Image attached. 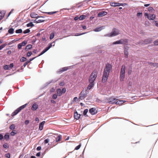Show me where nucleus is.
Returning <instances> with one entry per match:
<instances>
[{"label":"nucleus","mask_w":158,"mask_h":158,"mask_svg":"<svg viewBox=\"0 0 158 158\" xmlns=\"http://www.w3.org/2000/svg\"><path fill=\"white\" fill-rule=\"evenodd\" d=\"M38 107V105L35 103L34 104L31 108V109L33 110H36Z\"/></svg>","instance_id":"obj_18"},{"label":"nucleus","mask_w":158,"mask_h":158,"mask_svg":"<svg viewBox=\"0 0 158 158\" xmlns=\"http://www.w3.org/2000/svg\"><path fill=\"white\" fill-rule=\"evenodd\" d=\"M6 12L5 11H0V20H1L4 17Z\"/></svg>","instance_id":"obj_14"},{"label":"nucleus","mask_w":158,"mask_h":158,"mask_svg":"<svg viewBox=\"0 0 158 158\" xmlns=\"http://www.w3.org/2000/svg\"><path fill=\"white\" fill-rule=\"evenodd\" d=\"M38 18L35 19V23H36L43 22L45 20L42 19H38Z\"/></svg>","instance_id":"obj_21"},{"label":"nucleus","mask_w":158,"mask_h":158,"mask_svg":"<svg viewBox=\"0 0 158 158\" xmlns=\"http://www.w3.org/2000/svg\"><path fill=\"white\" fill-rule=\"evenodd\" d=\"M152 64L154 67H158V63H152Z\"/></svg>","instance_id":"obj_44"},{"label":"nucleus","mask_w":158,"mask_h":158,"mask_svg":"<svg viewBox=\"0 0 158 158\" xmlns=\"http://www.w3.org/2000/svg\"><path fill=\"white\" fill-rule=\"evenodd\" d=\"M148 10L150 12H152L153 10V8L152 7H149L148 8Z\"/></svg>","instance_id":"obj_47"},{"label":"nucleus","mask_w":158,"mask_h":158,"mask_svg":"<svg viewBox=\"0 0 158 158\" xmlns=\"http://www.w3.org/2000/svg\"><path fill=\"white\" fill-rule=\"evenodd\" d=\"M62 92L63 93H64L66 91V89L65 88H63L62 89Z\"/></svg>","instance_id":"obj_54"},{"label":"nucleus","mask_w":158,"mask_h":158,"mask_svg":"<svg viewBox=\"0 0 158 158\" xmlns=\"http://www.w3.org/2000/svg\"><path fill=\"white\" fill-rule=\"evenodd\" d=\"M79 19V17H78V16H76V17H75L74 18V19L75 20H77V19Z\"/></svg>","instance_id":"obj_63"},{"label":"nucleus","mask_w":158,"mask_h":158,"mask_svg":"<svg viewBox=\"0 0 158 158\" xmlns=\"http://www.w3.org/2000/svg\"><path fill=\"white\" fill-rule=\"evenodd\" d=\"M126 102V101L124 100H118L116 102L115 104L117 105H122L123 104Z\"/></svg>","instance_id":"obj_17"},{"label":"nucleus","mask_w":158,"mask_h":158,"mask_svg":"<svg viewBox=\"0 0 158 158\" xmlns=\"http://www.w3.org/2000/svg\"><path fill=\"white\" fill-rule=\"evenodd\" d=\"M49 142V139H46L44 140V142L45 143H48Z\"/></svg>","instance_id":"obj_55"},{"label":"nucleus","mask_w":158,"mask_h":158,"mask_svg":"<svg viewBox=\"0 0 158 158\" xmlns=\"http://www.w3.org/2000/svg\"><path fill=\"white\" fill-rule=\"evenodd\" d=\"M4 138L6 140L9 139V135L8 133L6 134L5 135Z\"/></svg>","instance_id":"obj_26"},{"label":"nucleus","mask_w":158,"mask_h":158,"mask_svg":"<svg viewBox=\"0 0 158 158\" xmlns=\"http://www.w3.org/2000/svg\"><path fill=\"white\" fill-rule=\"evenodd\" d=\"M54 43L53 42H52L51 43L50 45H49V46L46 47L45 49H44L40 54L38 56H40L41 55H43V54H44L45 52L46 51H47L52 46V44Z\"/></svg>","instance_id":"obj_8"},{"label":"nucleus","mask_w":158,"mask_h":158,"mask_svg":"<svg viewBox=\"0 0 158 158\" xmlns=\"http://www.w3.org/2000/svg\"><path fill=\"white\" fill-rule=\"evenodd\" d=\"M27 42L26 41H23L22 43H21V45L22 46H25L26 44H27Z\"/></svg>","instance_id":"obj_45"},{"label":"nucleus","mask_w":158,"mask_h":158,"mask_svg":"<svg viewBox=\"0 0 158 158\" xmlns=\"http://www.w3.org/2000/svg\"><path fill=\"white\" fill-rule=\"evenodd\" d=\"M124 54L125 57L127 58L128 57V52L127 51L125 50L124 51Z\"/></svg>","instance_id":"obj_31"},{"label":"nucleus","mask_w":158,"mask_h":158,"mask_svg":"<svg viewBox=\"0 0 158 158\" xmlns=\"http://www.w3.org/2000/svg\"><path fill=\"white\" fill-rule=\"evenodd\" d=\"M113 44H122V41L121 39L120 40L117 41L116 42H114L113 43Z\"/></svg>","instance_id":"obj_28"},{"label":"nucleus","mask_w":158,"mask_h":158,"mask_svg":"<svg viewBox=\"0 0 158 158\" xmlns=\"http://www.w3.org/2000/svg\"><path fill=\"white\" fill-rule=\"evenodd\" d=\"M131 68H130L129 69L128 71V75H130L131 74Z\"/></svg>","instance_id":"obj_48"},{"label":"nucleus","mask_w":158,"mask_h":158,"mask_svg":"<svg viewBox=\"0 0 158 158\" xmlns=\"http://www.w3.org/2000/svg\"><path fill=\"white\" fill-rule=\"evenodd\" d=\"M17 134V132H16V131H12L10 133V134L11 135V136H14L15 134Z\"/></svg>","instance_id":"obj_30"},{"label":"nucleus","mask_w":158,"mask_h":158,"mask_svg":"<svg viewBox=\"0 0 158 158\" xmlns=\"http://www.w3.org/2000/svg\"><path fill=\"white\" fill-rule=\"evenodd\" d=\"M32 54V53L31 52H27V56L29 57Z\"/></svg>","instance_id":"obj_52"},{"label":"nucleus","mask_w":158,"mask_h":158,"mask_svg":"<svg viewBox=\"0 0 158 158\" xmlns=\"http://www.w3.org/2000/svg\"><path fill=\"white\" fill-rule=\"evenodd\" d=\"M22 30L21 29L17 30L15 31V32L17 33H22Z\"/></svg>","instance_id":"obj_33"},{"label":"nucleus","mask_w":158,"mask_h":158,"mask_svg":"<svg viewBox=\"0 0 158 158\" xmlns=\"http://www.w3.org/2000/svg\"><path fill=\"white\" fill-rule=\"evenodd\" d=\"M80 114H78L77 111H76L74 113V117L75 119L77 120L78 119L80 118Z\"/></svg>","instance_id":"obj_13"},{"label":"nucleus","mask_w":158,"mask_h":158,"mask_svg":"<svg viewBox=\"0 0 158 158\" xmlns=\"http://www.w3.org/2000/svg\"><path fill=\"white\" fill-rule=\"evenodd\" d=\"M86 17V16L85 15H81L79 17V19L80 20H82L85 19Z\"/></svg>","instance_id":"obj_29"},{"label":"nucleus","mask_w":158,"mask_h":158,"mask_svg":"<svg viewBox=\"0 0 158 158\" xmlns=\"http://www.w3.org/2000/svg\"><path fill=\"white\" fill-rule=\"evenodd\" d=\"M27 60V58L24 57H23L20 59V61L21 62H24L25 61H26Z\"/></svg>","instance_id":"obj_39"},{"label":"nucleus","mask_w":158,"mask_h":158,"mask_svg":"<svg viewBox=\"0 0 158 158\" xmlns=\"http://www.w3.org/2000/svg\"><path fill=\"white\" fill-rule=\"evenodd\" d=\"M22 46L21 43L19 44L18 45V47L19 49H20L21 48Z\"/></svg>","instance_id":"obj_50"},{"label":"nucleus","mask_w":158,"mask_h":158,"mask_svg":"<svg viewBox=\"0 0 158 158\" xmlns=\"http://www.w3.org/2000/svg\"><path fill=\"white\" fill-rule=\"evenodd\" d=\"M30 31L29 29H27L24 30L23 31V33L24 34H26V33H27L30 32Z\"/></svg>","instance_id":"obj_40"},{"label":"nucleus","mask_w":158,"mask_h":158,"mask_svg":"<svg viewBox=\"0 0 158 158\" xmlns=\"http://www.w3.org/2000/svg\"><path fill=\"white\" fill-rule=\"evenodd\" d=\"M112 69V65L109 64H106L105 67L103 72L102 82L105 83L107 81L110 71Z\"/></svg>","instance_id":"obj_1"},{"label":"nucleus","mask_w":158,"mask_h":158,"mask_svg":"<svg viewBox=\"0 0 158 158\" xmlns=\"http://www.w3.org/2000/svg\"><path fill=\"white\" fill-rule=\"evenodd\" d=\"M147 43H150L152 41V40L151 39H149V40H148Z\"/></svg>","instance_id":"obj_59"},{"label":"nucleus","mask_w":158,"mask_h":158,"mask_svg":"<svg viewBox=\"0 0 158 158\" xmlns=\"http://www.w3.org/2000/svg\"><path fill=\"white\" fill-rule=\"evenodd\" d=\"M5 156L6 157L8 158H10V154L9 153H8L7 154H6L5 155Z\"/></svg>","instance_id":"obj_46"},{"label":"nucleus","mask_w":158,"mask_h":158,"mask_svg":"<svg viewBox=\"0 0 158 158\" xmlns=\"http://www.w3.org/2000/svg\"><path fill=\"white\" fill-rule=\"evenodd\" d=\"M153 44L155 45H158V39L154 41Z\"/></svg>","instance_id":"obj_41"},{"label":"nucleus","mask_w":158,"mask_h":158,"mask_svg":"<svg viewBox=\"0 0 158 158\" xmlns=\"http://www.w3.org/2000/svg\"><path fill=\"white\" fill-rule=\"evenodd\" d=\"M119 34V33L118 30H116L115 28H114L113 29V31L111 33L105 35V36L111 37L118 35Z\"/></svg>","instance_id":"obj_4"},{"label":"nucleus","mask_w":158,"mask_h":158,"mask_svg":"<svg viewBox=\"0 0 158 158\" xmlns=\"http://www.w3.org/2000/svg\"><path fill=\"white\" fill-rule=\"evenodd\" d=\"M98 72L94 70L91 74L89 77L88 81L89 83H94V81L97 77Z\"/></svg>","instance_id":"obj_2"},{"label":"nucleus","mask_w":158,"mask_h":158,"mask_svg":"<svg viewBox=\"0 0 158 158\" xmlns=\"http://www.w3.org/2000/svg\"><path fill=\"white\" fill-rule=\"evenodd\" d=\"M27 105V104H26L19 107L12 114L11 116H13L18 114L22 109L25 108Z\"/></svg>","instance_id":"obj_5"},{"label":"nucleus","mask_w":158,"mask_h":158,"mask_svg":"<svg viewBox=\"0 0 158 158\" xmlns=\"http://www.w3.org/2000/svg\"><path fill=\"white\" fill-rule=\"evenodd\" d=\"M54 34L53 33H52L50 35V39L52 40L54 38Z\"/></svg>","instance_id":"obj_34"},{"label":"nucleus","mask_w":158,"mask_h":158,"mask_svg":"<svg viewBox=\"0 0 158 158\" xmlns=\"http://www.w3.org/2000/svg\"><path fill=\"white\" fill-rule=\"evenodd\" d=\"M29 120H27L25 121V123L26 125H27L29 123Z\"/></svg>","instance_id":"obj_60"},{"label":"nucleus","mask_w":158,"mask_h":158,"mask_svg":"<svg viewBox=\"0 0 158 158\" xmlns=\"http://www.w3.org/2000/svg\"><path fill=\"white\" fill-rule=\"evenodd\" d=\"M53 99H56L57 98V95L56 94H54L52 96Z\"/></svg>","instance_id":"obj_49"},{"label":"nucleus","mask_w":158,"mask_h":158,"mask_svg":"<svg viewBox=\"0 0 158 158\" xmlns=\"http://www.w3.org/2000/svg\"><path fill=\"white\" fill-rule=\"evenodd\" d=\"M88 93V92L87 90H85V91H82L79 94V98L81 100L84 99Z\"/></svg>","instance_id":"obj_6"},{"label":"nucleus","mask_w":158,"mask_h":158,"mask_svg":"<svg viewBox=\"0 0 158 158\" xmlns=\"http://www.w3.org/2000/svg\"><path fill=\"white\" fill-rule=\"evenodd\" d=\"M125 69V66L124 65H123L120 72V80L121 81H123L124 79Z\"/></svg>","instance_id":"obj_3"},{"label":"nucleus","mask_w":158,"mask_h":158,"mask_svg":"<svg viewBox=\"0 0 158 158\" xmlns=\"http://www.w3.org/2000/svg\"><path fill=\"white\" fill-rule=\"evenodd\" d=\"M81 146V144H80L77 147H76L75 148V150H78L80 149Z\"/></svg>","instance_id":"obj_43"},{"label":"nucleus","mask_w":158,"mask_h":158,"mask_svg":"<svg viewBox=\"0 0 158 158\" xmlns=\"http://www.w3.org/2000/svg\"><path fill=\"white\" fill-rule=\"evenodd\" d=\"M107 14V12L106 11H102L100 12L98 15V17H101L106 15Z\"/></svg>","instance_id":"obj_12"},{"label":"nucleus","mask_w":158,"mask_h":158,"mask_svg":"<svg viewBox=\"0 0 158 158\" xmlns=\"http://www.w3.org/2000/svg\"><path fill=\"white\" fill-rule=\"evenodd\" d=\"M69 69V68L68 67H64L63 68H62L61 69H60L59 70V72L60 73H62L63 72L66 71L67 70Z\"/></svg>","instance_id":"obj_19"},{"label":"nucleus","mask_w":158,"mask_h":158,"mask_svg":"<svg viewBox=\"0 0 158 158\" xmlns=\"http://www.w3.org/2000/svg\"><path fill=\"white\" fill-rule=\"evenodd\" d=\"M32 47V46L31 44H28L26 46L25 48V50L30 49H31Z\"/></svg>","instance_id":"obj_27"},{"label":"nucleus","mask_w":158,"mask_h":158,"mask_svg":"<svg viewBox=\"0 0 158 158\" xmlns=\"http://www.w3.org/2000/svg\"><path fill=\"white\" fill-rule=\"evenodd\" d=\"M62 139V136L61 135H59L56 138V142H59Z\"/></svg>","instance_id":"obj_20"},{"label":"nucleus","mask_w":158,"mask_h":158,"mask_svg":"<svg viewBox=\"0 0 158 158\" xmlns=\"http://www.w3.org/2000/svg\"><path fill=\"white\" fill-rule=\"evenodd\" d=\"M117 2H111L110 3V5L112 6H116Z\"/></svg>","instance_id":"obj_38"},{"label":"nucleus","mask_w":158,"mask_h":158,"mask_svg":"<svg viewBox=\"0 0 158 158\" xmlns=\"http://www.w3.org/2000/svg\"><path fill=\"white\" fill-rule=\"evenodd\" d=\"M142 13H137V16H142Z\"/></svg>","instance_id":"obj_56"},{"label":"nucleus","mask_w":158,"mask_h":158,"mask_svg":"<svg viewBox=\"0 0 158 158\" xmlns=\"http://www.w3.org/2000/svg\"><path fill=\"white\" fill-rule=\"evenodd\" d=\"M89 112L92 115H94L96 114L98 111L95 108H92L89 109Z\"/></svg>","instance_id":"obj_9"},{"label":"nucleus","mask_w":158,"mask_h":158,"mask_svg":"<svg viewBox=\"0 0 158 158\" xmlns=\"http://www.w3.org/2000/svg\"><path fill=\"white\" fill-rule=\"evenodd\" d=\"M14 30L12 28H10L8 31V32L10 34H12L14 32Z\"/></svg>","instance_id":"obj_25"},{"label":"nucleus","mask_w":158,"mask_h":158,"mask_svg":"<svg viewBox=\"0 0 158 158\" xmlns=\"http://www.w3.org/2000/svg\"><path fill=\"white\" fill-rule=\"evenodd\" d=\"M116 99L115 98L113 97H111L108 99V102L111 104H113L116 102Z\"/></svg>","instance_id":"obj_10"},{"label":"nucleus","mask_w":158,"mask_h":158,"mask_svg":"<svg viewBox=\"0 0 158 158\" xmlns=\"http://www.w3.org/2000/svg\"><path fill=\"white\" fill-rule=\"evenodd\" d=\"M41 146H39L37 147L36 149L38 151H39L41 149Z\"/></svg>","instance_id":"obj_58"},{"label":"nucleus","mask_w":158,"mask_h":158,"mask_svg":"<svg viewBox=\"0 0 158 158\" xmlns=\"http://www.w3.org/2000/svg\"><path fill=\"white\" fill-rule=\"evenodd\" d=\"M3 138V135L2 134H0V139H2Z\"/></svg>","instance_id":"obj_61"},{"label":"nucleus","mask_w":158,"mask_h":158,"mask_svg":"<svg viewBox=\"0 0 158 158\" xmlns=\"http://www.w3.org/2000/svg\"><path fill=\"white\" fill-rule=\"evenodd\" d=\"M15 127L14 124H12L10 127V128L11 130H13L15 129Z\"/></svg>","instance_id":"obj_32"},{"label":"nucleus","mask_w":158,"mask_h":158,"mask_svg":"<svg viewBox=\"0 0 158 158\" xmlns=\"http://www.w3.org/2000/svg\"><path fill=\"white\" fill-rule=\"evenodd\" d=\"M89 84L88 85V87H87V90H89L91 89L92 87H93L94 85V83H89Z\"/></svg>","instance_id":"obj_16"},{"label":"nucleus","mask_w":158,"mask_h":158,"mask_svg":"<svg viewBox=\"0 0 158 158\" xmlns=\"http://www.w3.org/2000/svg\"><path fill=\"white\" fill-rule=\"evenodd\" d=\"M122 44H128V40L127 39H121Z\"/></svg>","instance_id":"obj_23"},{"label":"nucleus","mask_w":158,"mask_h":158,"mask_svg":"<svg viewBox=\"0 0 158 158\" xmlns=\"http://www.w3.org/2000/svg\"><path fill=\"white\" fill-rule=\"evenodd\" d=\"M30 16L31 18H36L40 17L38 16V15L35 12H32L31 13Z\"/></svg>","instance_id":"obj_11"},{"label":"nucleus","mask_w":158,"mask_h":158,"mask_svg":"<svg viewBox=\"0 0 158 158\" xmlns=\"http://www.w3.org/2000/svg\"><path fill=\"white\" fill-rule=\"evenodd\" d=\"M7 45V44H3L2 45L0 46V50L2 49V48H3L4 47H5L6 45Z\"/></svg>","instance_id":"obj_36"},{"label":"nucleus","mask_w":158,"mask_h":158,"mask_svg":"<svg viewBox=\"0 0 158 158\" xmlns=\"http://www.w3.org/2000/svg\"><path fill=\"white\" fill-rule=\"evenodd\" d=\"M57 93L59 96H60L62 94V91L60 89H58L57 90Z\"/></svg>","instance_id":"obj_24"},{"label":"nucleus","mask_w":158,"mask_h":158,"mask_svg":"<svg viewBox=\"0 0 158 158\" xmlns=\"http://www.w3.org/2000/svg\"><path fill=\"white\" fill-rule=\"evenodd\" d=\"M88 111V110L87 109H85L84 111L83 114L84 115H86V114Z\"/></svg>","instance_id":"obj_37"},{"label":"nucleus","mask_w":158,"mask_h":158,"mask_svg":"<svg viewBox=\"0 0 158 158\" xmlns=\"http://www.w3.org/2000/svg\"><path fill=\"white\" fill-rule=\"evenodd\" d=\"M3 146L4 148H7V145L6 144H4L3 145Z\"/></svg>","instance_id":"obj_64"},{"label":"nucleus","mask_w":158,"mask_h":158,"mask_svg":"<svg viewBox=\"0 0 158 158\" xmlns=\"http://www.w3.org/2000/svg\"><path fill=\"white\" fill-rule=\"evenodd\" d=\"M9 67L11 69L14 66V64L13 63H11L9 65Z\"/></svg>","instance_id":"obj_53"},{"label":"nucleus","mask_w":158,"mask_h":158,"mask_svg":"<svg viewBox=\"0 0 158 158\" xmlns=\"http://www.w3.org/2000/svg\"><path fill=\"white\" fill-rule=\"evenodd\" d=\"M27 27H32L34 26V25L32 23L30 22V23H29L27 24Z\"/></svg>","instance_id":"obj_35"},{"label":"nucleus","mask_w":158,"mask_h":158,"mask_svg":"<svg viewBox=\"0 0 158 158\" xmlns=\"http://www.w3.org/2000/svg\"><path fill=\"white\" fill-rule=\"evenodd\" d=\"M45 123L44 121H42L39 124V129L41 131L43 130V128L44 125Z\"/></svg>","instance_id":"obj_15"},{"label":"nucleus","mask_w":158,"mask_h":158,"mask_svg":"<svg viewBox=\"0 0 158 158\" xmlns=\"http://www.w3.org/2000/svg\"><path fill=\"white\" fill-rule=\"evenodd\" d=\"M77 99V97H75L73 100V102H74L76 101Z\"/></svg>","instance_id":"obj_57"},{"label":"nucleus","mask_w":158,"mask_h":158,"mask_svg":"<svg viewBox=\"0 0 158 158\" xmlns=\"http://www.w3.org/2000/svg\"><path fill=\"white\" fill-rule=\"evenodd\" d=\"M144 16L146 17L149 20H153L155 18L156 15L154 14H148L147 13H145Z\"/></svg>","instance_id":"obj_7"},{"label":"nucleus","mask_w":158,"mask_h":158,"mask_svg":"<svg viewBox=\"0 0 158 158\" xmlns=\"http://www.w3.org/2000/svg\"><path fill=\"white\" fill-rule=\"evenodd\" d=\"M3 68L5 70H8L9 69V66L8 65H6L4 66Z\"/></svg>","instance_id":"obj_42"},{"label":"nucleus","mask_w":158,"mask_h":158,"mask_svg":"<svg viewBox=\"0 0 158 158\" xmlns=\"http://www.w3.org/2000/svg\"><path fill=\"white\" fill-rule=\"evenodd\" d=\"M103 29V27H100L96 28L93 30V31H94L98 32L99 31L102 30Z\"/></svg>","instance_id":"obj_22"},{"label":"nucleus","mask_w":158,"mask_h":158,"mask_svg":"<svg viewBox=\"0 0 158 158\" xmlns=\"http://www.w3.org/2000/svg\"><path fill=\"white\" fill-rule=\"evenodd\" d=\"M40 156V152H39L36 154V156Z\"/></svg>","instance_id":"obj_62"},{"label":"nucleus","mask_w":158,"mask_h":158,"mask_svg":"<svg viewBox=\"0 0 158 158\" xmlns=\"http://www.w3.org/2000/svg\"><path fill=\"white\" fill-rule=\"evenodd\" d=\"M56 13V11H55V12H48L47 13L49 15H52Z\"/></svg>","instance_id":"obj_51"}]
</instances>
